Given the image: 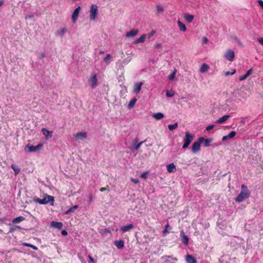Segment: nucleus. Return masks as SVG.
I'll return each mask as SVG.
<instances>
[{"label": "nucleus", "mask_w": 263, "mask_h": 263, "mask_svg": "<svg viewBox=\"0 0 263 263\" xmlns=\"http://www.w3.org/2000/svg\"><path fill=\"white\" fill-rule=\"evenodd\" d=\"M147 175H148V173L147 172H145L141 175L140 177L145 179L147 178Z\"/></svg>", "instance_id": "obj_42"}, {"label": "nucleus", "mask_w": 263, "mask_h": 263, "mask_svg": "<svg viewBox=\"0 0 263 263\" xmlns=\"http://www.w3.org/2000/svg\"><path fill=\"white\" fill-rule=\"evenodd\" d=\"M198 141L201 143H203L205 147L210 146V143L212 142L213 140L211 138L204 139L203 137H200Z\"/></svg>", "instance_id": "obj_8"}, {"label": "nucleus", "mask_w": 263, "mask_h": 263, "mask_svg": "<svg viewBox=\"0 0 263 263\" xmlns=\"http://www.w3.org/2000/svg\"><path fill=\"white\" fill-rule=\"evenodd\" d=\"M155 32H153V33H151V34H148V37L150 38L151 37V36Z\"/></svg>", "instance_id": "obj_59"}, {"label": "nucleus", "mask_w": 263, "mask_h": 263, "mask_svg": "<svg viewBox=\"0 0 263 263\" xmlns=\"http://www.w3.org/2000/svg\"><path fill=\"white\" fill-rule=\"evenodd\" d=\"M176 71H177V70L176 69H175L174 70V71L168 76V79L170 80H173L175 78L176 73Z\"/></svg>", "instance_id": "obj_37"}, {"label": "nucleus", "mask_w": 263, "mask_h": 263, "mask_svg": "<svg viewBox=\"0 0 263 263\" xmlns=\"http://www.w3.org/2000/svg\"><path fill=\"white\" fill-rule=\"evenodd\" d=\"M252 72H253V69H252V68H250V69H249V70L247 71V72H246V74L248 77H249L250 75H251V74H252Z\"/></svg>", "instance_id": "obj_44"}, {"label": "nucleus", "mask_w": 263, "mask_h": 263, "mask_svg": "<svg viewBox=\"0 0 263 263\" xmlns=\"http://www.w3.org/2000/svg\"><path fill=\"white\" fill-rule=\"evenodd\" d=\"M184 18L186 22L190 23L193 21L194 16L193 15L186 13L184 14Z\"/></svg>", "instance_id": "obj_15"}, {"label": "nucleus", "mask_w": 263, "mask_h": 263, "mask_svg": "<svg viewBox=\"0 0 263 263\" xmlns=\"http://www.w3.org/2000/svg\"><path fill=\"white\" fill-rule=\"evenodd\" d=\"M181 237H182V241L183 243L185 245H187L189 243V238L185 234V233L182 231L180 233Z\"/></svg>", "instance_id": "obj_24"}, {"label": "nucleus", "mask_w": 263, "mask_h": 263, "mask_svg": "<svg viewBox=\"0 0 263 263\" xmlns=\"http://www.w3.org/2000/svg\"><path fill=\"white\" fill-rule=\"evenodd\" d=\"M230 117V116L229 115H224L220 118L219 119H218L217 120H216V123L217 124H222L225 121H226Z\"/></svg>", "instance_id": "obj_18"}, {"label": "nucleus", "mask_w": 263, "mask_h": 263, "mask_svg": "<svg viewBox=\"0 0 263 263\" xmlns=\"http://www.w3.org/2000/svg\"><path fill=\"white\" fill-rule=\"evenodd\" d=\"M137 101V99L135 98L131 100L128 103V107L130 108L134 106L136 102Z\"/></svg>", "instance_id": "obj_34"}, {"label": "nucleus", "mask_w": 263, "mask_h": 263, "mask_svg": "<svg viewBox=\"0 0 263 263\" xmlns=\"http://www.w3.org/2000/svg\"><path fill=\"white\" fill-rule=\"evenodd\" d=\"M166 96L168 98L172 97L174 96V91L171 90V91H166Z\"/></svg>", "instance_id": "obj_38"}, {"label": "nucleus", "mask_w": 263, "mask_h": 263, "mask_svg": "<svg viewBox=\"0 0 263 263\" xmlns=\"http://www.w3.org/2000/svg\"><path fill=\"white\" fill-rule=\"evenodd\" d=\"M78 208V206L77 205H75L72 207L69 208L68 210L65 212V214H69L71 213H73L75 210Z\"/></svg>", "instance_id": "obj_30"}, {"label": "nucleus", "mask_w": 263, "mask_h": 263, "mask_svg": "<svg viewBox=\"0 0 263 263\" xmlns=\"http://www.w3.org/2000/svg\"><path fill=\"white\" fill-rule=\"evenodd\" d=\"M44 56H45V54H44V53H42V57H44Z\"/></svg>", "instance_id": "obj_60"}, {"label": "nucleus", "mask_w": 263, "mask_h": 263, "mask_svg": "<svg viewBox=\"0 0 263 263\" xmlns=\"http://www.w3.org/2000/svg\"><path fill=\"white\" fill-rule=\"evenodd\" d=\"M257 2L263 9V1L262 0H258Z\"/></svg>", "instance_id": "obj_51"}, {"label": "nucleus", "mask_w": 263, "mask_h": 263, "mask_svg": "<svg viewBox=\"0 0 263 263\" xmlns=\"http://www.w3.org/2000/svg\"><path fill=\"white\" fill-rule=\"evenodd\" d=\"M42 132L46 139H48L52 137V132L51 131L48 130L46 128H43L42 129Z\"/></svg>", "instance_id": "obj_16"}, {"label": "nucleus", "mask_w": 263, "mask_h": 263, "mask_svg": "<svg viewBox=\"0 0 263 263\" xmlns=\"http://www.w3.org/2000/svg\"><path fill=\"white\" fill-rule=\"evenodd\" d=\"M146 35L145 34H142L139 38L137 39L134 42L135 44L143 43L145 41Z\"/></svg>", "instance_id": "obj_23"}, {"label": "nucleus", "mask_w": 263, "mask_h": 263, "mask_svg": "<svg viewBox=\"0 0 263 263\" xmlns=\"http://www.w3.org/2000/svg\"><path fill=\"white\" fill-rule=\"evenodd\" d=\"M157 9L158 13L162 12L164 11L163 7L160 5L157 6Z\"/></svg>", "instance_id": "obj_41"}, {"label": "nucleus", "mask_w": 263, "mask_h": 263, "mask_svg": "<svg viewBox=\"0 0 263 263\" xmlns=\"http://www.w3.org/2000/svg\"><path fill=\"white\" fill-rule=\"evenodd\" d=\"M21 229V227L19 226H15L10 228L9 229V232L12 233L15 231H16L17 229L20 230Z\"/></svg>", "instance_id": "obj_36"}, {"label": "nucleus", "mask_w": 263, "mask_h": 263, "mask_svg": "<svg viewBox=\"0 0 263 263\" xmlns=\"http://www.w3.org/2000/svg\"><path fill=\"white\" fill-rule=\"evenodd\" d=\"M235 57L234 52L232 50H229L224 54V57L229 61L232 62Z\"/></svg>", "instance_id": "obj_7"}, {"label": "nucleus", "mask_w": 263, "mask_h": 263, "mask_svg": "<svg viewBox=\"0 0 263 263\" xmlns=\"http://www.w3.org/2000/svg\"><path fill=\"white\" fill-rule=\"evenodd\" d=\"M162 44H161V43H158V44H156L155 45V47H156V48H161V47H162Z\"/></svg>", "instance_id": "obj_52"}, {"label": "nucleus", "mask_w": 263, "mask_h": 263, "mask_svg": "<svg viewBox=\"0 0 263 263\" xmlns=\"http://www.w3.org/2000/svg\"><path fill=\"white\" fill-rule=\"evenodd\" d=\"M214 125H209L206 127V130L209 131V130L212 129L214 128Z\"/></svg>", "instance_id": "obj_46"}, {"label": "nucleus", "mask_w": 263, "mask_h": 263, "mask_svg": "<svg viewBox=\"0 0 263 263\" xmlns=\"http://www.w3.org/2000/svg\"><path fill=\"white\" fill-rule=\"evenodd\" d=\"M51 226L55 228L61 229L63 224L61 222L52 221L51 222Z\"/></svg>", "instance_id": "obj_21"}, {"label": "nucleus", "mask_w": 263, "mask_h": 263, "mask_svg": "<svg viewBox=\"0 0 263 263\" xmlns=\"http://www.w3.org/2000/svg\"><path fill=\"white\" fill-rule=\"evenodd\" d=\"M110 58V55L109 54H108L105 58H104V61L107 62L109 59Z\"/></svg>", "instance_id": "obj_47"}, {"label": "nucleus", "mask_w": 263, "mask_h": 263, "mask_svg": "<svg viewBox=\"0 0 263 263\" xmlns=\"http://www.w3.org/2000/svg\"><path fill=\"white\" fill-rule=\"evenodd\" d=\"M258 41L261 45H263V37L258 38Z\"/></svg>", "instance_id": "obj_50"}, {"label": "nucleus", "mask_w": 263, "mask_h": 263, "mask_svg": "<svg viewBox=\"0 0 263 263\" xmlns=\"http://www.w3.org/2000/svg\"><path fill=\"white\" fill-rule=\"evenodd\" d=\"M172 258V259L174 261H177V258H174V257H172L171 256L165 255V256H164L161 257V259H162V260L165 259H166V258Z\"/></svg>", "instance_id": "obj_40"}, {"label": "nucleus", "mask_w": 263, "mask_h": 263, "mask_svg": "<svg viewBox=\"0 0 263 263\" xmlns=\"http://www.w3.org/2000/svg\"><path fill=\"white\" fill-rule=\"evenodd\" d=\"M134 227L133 224H129L128 225L122 227L120 229L121 231L124 233L133 229Z\"/></svg>", "instance_id": "obj_20"}, {"label": "nucleus", "mask_w": 263, "mask_h": 263, "mask_svg": "<svg viewBox=\"0 0 263 263\" xmlns=\"http://www.w3.org/2000/svg\"><path fill=\"white\" fill-rule=\"evenodd\" d=\"M236 72L235 69H233L231 72L230 71H225L223 73V76L224 77H227L229 75H233Z\"/></svg>", "instance_id": "obj_32"}, {"label": "nucleus", "mask_w": 263, "mask_h": 263, "mask_svg": "<svg viewBox=\"0 0 263 263\" xmlns=\"http://www.w3.org/2000/svg\"><path fill=\"white\" fill-rule=\"evenodd\" d=\"M114 245L117 247V248L121 249L123 248L124 246V242L122 240H116L114 242Z\"/></svg>", "instance_id": "obj_22"}, {"label": "nucleus", "mask_w": 263, "mask_h": 263, "mask_svg": "<svg viewBox=\"0 0 263 263\" xmlns=\"http://www.w3.org/2000/svg\"><path fill=\"white\" fill-rule=\"evenodd\" d=\"M43 145L42 143H39L36 146H33L32 145L28 144L26 145L25 147V151H27L26 149H28V151L29 152H36L40 149H41L43 147Z\"/></svg>", "instance_id": "obj_6"}, {"label": "nucleus", "mask_w": 263, "mask_h": 263, "mask_svg": "<svg viewBox=\"0 0 263 263\" xmlns=\"http://www.w3.org/2000/svg\"><path fill=\"white\" fill-rule=\"evenodd\" d=\"M76 139H84L87 138V133L85 132H79L74 135Z\"/></svg>", "instance_id": "obj_13"}, {"label": "nucleus", "mask_w": 263, "mask_h": 263, "mask_svg": "<svg viewBox=\"0 0 263 263\" xmlns=\"http://www.w3.org/2000/svg\"><path fill=\"white\" fill-rule=\"evenodd\" d=\"M247 77H248V76L245 74L243 76H240L239 78V80L240 81H242L246 80L247 78Z\"/></svg>", "instance_id": "obj_43"}, {"label": "nucleus", "mask_w": 263, "mask_h": 263, "mask_svg": "<svg viewBox=\"0 0 263 263\" xmlns=\"http://www.w3.org/2000/svg\"><path fill=\"white\" fill-rule=\"evenodd\" d=\"M167 171L170 173H174L176 171L175 165L173 163H170L166 165Z\"/></svg>", "instance_id": "obj_14"}, {"label": "nucleus", "mask_w": 263, "mask_h": 263, "mask_svg": "<svg viewBox=\"0 0 263 263\" xmlns=\"http://www.w3.org/2000/svg\"><path fill=\"white\" fill-rule=\"evenodd\" d=\"M108 186L107 185V187H101L100 189V191L101 192H104V191H109L108 188Z\"/></svg>", "instance_id": "obj_45"}, {"label": "nucleus", "mask_w": 263, "mask_h": 263, "mask_svg": "<svg viewBox=\"0 0 263 263\" xmlns=\"http://www.w3.org/2000/svg\"><path fill=\"white\" fill-rule=\"evenodd\" d=\"M25 218L23 216H19L15 218H14L12 222L13 223H20L24 220H25Z\"/></svg>", "instance_id": "obj_27"}, {"label": "nucleus", "mask_w": 263, "mask_h": 263, "mask_svg": "<svg viewBox=\"0 0 263 263\" xmlns=\"http://www.w3.org/2000/svg\"><path fill=\"white\" fill-rule=\"evenodd\" d=\"M88 81L91 88H95L98 85V79L97 74L95 73L92 76H91L89 78Z\"/></svg>", "instance_id": "obj_5"}, {"label": "nucleus", "mask_w": 263, "mask_h": 263, "mask_svg": "<svg viewBox=\"0 0 263 263\" xmlns=\"http://www.w3.org/2000/svg\"><path fill=\"white\" fill-rule=\"evenodd\" d=\"M30 248H31L32 249H33V250H38V248L37 247H36L34 245H33L31 244V245L30 246Z\"/></svg>", "instance_id": "obj_55"}, {"label": "nucleus", "mask_w": 263, "mask_h": 263, "mask_svg": "<svg viewBox=\"0 0 263 263\" xmlns=\"http://www.w3.org/2000/svg\"><path fill=\"white\" fill-rule=\"evenodd\" d=\"M210 69L209 66L206 64H203L200 68V71L201 72H205L208 71V70Z\"/></svg>", "instance_id": "obj_26"}, {"label": "nucleus", "mask_w": 263, "mask_h": 263, "mask_svg": "<svg viewBox=\"0 0 263 263\" xmlns=\"http://www.w3.org/2000/svg\"><path fill=\"white\" fill-rule=\"evenodd\" d=\"M88 258L91 262L93 263H96V261H95V259L92 258V257L90 255H88Z\"/></svg>", "instance_id": "obj_48"}, {"label": "nucleus", "mask_w": 263, "mask_h": 263, "mask_svg": "<svg viewBox=\"0 0 263 263\" xmlns=\"http://www.w3.org/2000/svg\"><path fill=\"white\" fill-rule=\"evenodd\" d=\"M11 167L14 171L15 175H16L20 173L21 170L15 164H12L11 166Z\"/></svg>", "instance_id": "obj_28"}, {"label": "nucleus", "mask_w": 263, "mask_h": 263, "mask_svg": "<svg viewBox=\"0 0 263 263\" xmlns=\"http://www.w3.org/2000/svg\"><path fill=\"white\" fill-rule=\"evenodd\" d=\"M236 135V133L234 131H231L227 136L229 139L235 137Z\"/></svg>", "instance_id": "obj_39"}, {"label": "nucleus", "mask_w": 263, "mask_h": 263, "mask_svg": "<svg viewBox=\"0 0 263 263\" xmlns=\"http://www.w3.org/2000/svg\"><path fill=\"white\" fill-rule=\"evenodd\" d=\"M241 189V191L240 194L235 199V201L237 202H241L245 200L246 199L248 198L250 196V193L246 185L244 184L242 185Z\"/></svg>", "instance_id": "obj_2"}, {"label": "nucleus", "mask_w": 263, "mask_h": 263, "mask_svg": "<svg viewBox=\"0 0 263 263\" xmlns=\"http://www.w3.org/2000/svg\"><path fill=\"white\" fill-rule=\"evenodd\" d=\"M177 24L180 31L183 32L186 31V27L185 25L184 24H183L181 21L178 20L177 22Z\"/></svg>", "instance_id": "obj_25"}, {"label": "nucleus", "mask_w": 263, "mask_h": 263, "mask_svg": "<svg viewBox=\"0 0 263 263\" xmlns=\"http://www.w3.org/2000/svg\"><path fill=\"white\" fill-rule=\"evenodd\" d=\"M200 143L199 141L194 142L192 145V151L195 153L200 149Z\"/></svg>", "instance_id": "obj_9"}, {"label": "nucleus", "mask_w": 263, "mask_h": 263, "mask_svg": "<svg viewBox=\"0 0 263 263\" xmlns=\"http://www.w3.org/2000/svg\"><path fill=\"white\" fill-rule=\"evenodd\" d=\"M67 31V29L66 27L62 28L58 30L55 33V35L58 36H60L61 37H63L66 32Z\"/></svg>", "instance_id": "obj_17"}, {"label": "nucleus", "mask_w": 263, "mask_h": 263, "mask_svg": "<svg viewBox=\"0 0 263 263\" xmlns=\"http://www.w3.org/2000/svg\"><path fill=\"white\" fill-rule=\"evenodd\" d=\"M100 53H104V52H103V51H100Z\"/></svg>", "instance_id": "obj_61"}, {"label": "nucleus", "mask_w": 263, "mask_h": 263, "mask_svg": "<svg viewBox=\"0 0 263 263\" xmlns=\"http://www.w3.org/2000/svg\"><path fill=\"white\" fill-rule=\"evenodd\" d=\"M145 141H144L145 142ZM144 142V141L140 142V143L138 144H135L134 145L133 149H132V151L134 152L135 151H137L138 149H139L140 147V146L142 145V144Z\"/></svg>", "instance_id": "obj_35"}, {"label": "nucleus", "mask_w": 263, "mask_h": 263, "mask_svg": "<svg viewBox=\"0 0 263 263\" xmlns=\"http://www.w3.org/2000/svg\"><path fill=\"white\" fill-rule=\"evenodd\" d=\"M31 245V244L27 243V242H23V246H25V247H28L30 248Z\"/></svg>", "instance_id": "obj_54"}, {"label": "nucleus", "mask_w": 263, "mask_h": 263, "mask_svg": "<svg viewBox=\"0 0 263 263\" xmlns=\"http://www.w3.org/2000/svg\"><path fill=\"white\" fill-rule=\"evenodd\" d=\"M136 141H138V140L137 139H136Z\"/></svg>", "instance_id": "obj_62"}, {"label": "nucleus", "mask_w": 263, "mask_h": 263, "mask_svg": "<svg viewBox=\"0 0 263 263\" xmlns=\"http://www.w3.org/2000/svg\"><path fill=\"white\" fill-rule=\"evenodd\" d=\"M33 201L34 202L40 204H46L50 203L51 205H53L54 204V197L52 196L48 195L47 194H45L43 199H40L35 197L33 198Z\"/></svg>", "instance_id": "obj_1"}, {"label": "nucleus", "mask_w": 263, "mask_h": 263, "mask_svg": "<svg viewBox=\"0 0 263 263\" xmlns=\"http://www.w3.org/2000/svg\"><path fill=\"white\" fill-rule=\"evenodd\" d=\"M81 7H78L74 11L72 15V20L73 23H75L78 19V15L80 13Z\"/></svg>", "instance_id": "obj_10"}, {"label": "nucleus", "mask_w": 263, "mask_h": 263, "mask_svg": "<svg viewBox=\"0 0 263 263\" xmlns=\"http://www.w3.org/2000/svg\"><path fill=\"white\" fill-rule=\"evenodd\" d=\"M98 6L96 4H92L90 7V19L91 21H93L95 20L97 14H98Z\"/></svg>", "instance_id": "obj_4"}, {"label": "nucleus", "mask_w": 263, "mask_h": 263, "mask_svg": "<svg viewBox=\"0 0 263 263\" xmlns=\"http://www.w3.org/2000/svg\"><path fill=\"white\" fill-rule=\"evenodd\" d=\"M142 85V82L136 83L134 87L133 92L134 93H136V94L139 93L141 89V87Z\"/></svg>", "instance_id": "obj_11"}, {"label": "nucleus", "mask_w": 263, "mask_h": 263, "mask_svg": "<svg viewBox=\"0 0 263 263\" xmlns=\"http://www.w3.org/2000/svg\"><path fill=\"white\" fill-rule=\"evenodd\" d=\"M171 228V227L169 225V224L167 223L165 226V229L162 232V234H163V235L165 236L167 234L169 233V230H170Z\"/></svg>", "instance_id": "obj_31"}, {"label": "nucleus", "mask_w": 263, "mask_h": 263, "mask_svg": "<svg viewBox=\"0 0 263 263\" xmlns=\"http://www.w3.org/2000/svg\"><path fill=\"white\" fill-rule=\"evenodd\" d=\"M207 41H208L207 38L204 37L203 38V43H206Z\"/></svg>", "instance_id": "obj_58"}, {"label": "nucleus", "mask_w": 263, "mask_h": 263, "mask_svg": "<svg viewBox=\"0 0 263 263\" xmlns=\"http://www.w3.org/2000/svg\"><path fill=\"white\" fill-rule=\"evenodd\" d=\"M4 2L3 0H0V7L4 5Z\"/></svg>", "instance_id": "obj_57"}, {"label": "nucleus", "mask_w": 263, "mask_h": 263, "mask_svg": "<svg viewBox=\"0 0 263 263\" xmlns=\"http://www.w3.org/2000/svg\"><path fill=\"white\" fill-rule=\"evenodd\" d=\"M61 234L63 236H66L67 235V232L66 230H64L62 231Z\"/></svg>", "instance_id": "obj_53"}, {"label": "nucleus", "mask_w": 263, "mask_h": 263, "mask_svg": "<svg viewBox=\"0 0 263 263\" xmlns=\"http://www.w3.org/2000/svg\"><path fill=\"white\" fill-rule=\"evenodd\" d=\"M228 139H229V137H228V136H223L222 138V140L223 141H226Z\"/></svg>", "instance_id": "obj_56"}, {"label": "nucleus", "mask_w": 263, "mask_h": 263, "mask_svg": "<svg viewBox=\"0 0 263 263\" xmlns=\"http://www.w3.org/2000/svg\"><path fill=\"white\" fill-rule=\"evenodd\" d=\"M194 139V136L191 135L189 132L185 133V137L183 139L184 144L182 148H186Z\"/></svg>", "instance_id": "obj_3"}, {"label": "nucleus", "mask_w": 263, "mask_h": 263, "mask_svg": "<svg viewBox=\"0 0 263 263\" xmlns=\"http://www.w3.org/2000/svg\"><path fill=\"white\" fill-rule=\"evenodd\" d=\"M130 180L135 183H138L139 182V180L138 179L131 178Z\"/></svg>", "instance_id": "obj_49"}, {"label": "nucleus", "mask_w": 263, "mask_h": 263, "mask_svg": "<svg viewBox=\"0 0 263 263\" xmlns=\"http://www.w3.org/2000/svg\"><path fill=\"white\" fill-rule=\"evenodd\" d=\"M138 31L137 29H132L126 33V36L127 37H134L138 34Z\"/></svg>", "instance_id": "obj_12"}, {"label": "nucleus", "mask_w": 263, "mask_h": 263, "mask_svg": "<svg viewBox=\"0 0 263 263\" xmlns=\"http://www.w3.org/2000/svg\"><path fill=\"white\" fill-rule=\"evenodd\" d=\"M185 260L187 263H197L196 259L191 255H187Z\"/></svg>", "instance_id": "obj_19"}, {"label": "nucleus", "mask_w": 263, "mask_h": 263, "mask_svg": "<svg viewBox=\"0 0 263 263\" xmlns=\"http://www.w3.org/2000/svg\"><path fill=\"white\" fill-rule=\"evenodd\" d=\"M153 117L157 120H160L164 117V115L161 112L154 114Z\"/></svg>", "instance_id": "obj_29"}, {"label": "nucleus", "mask_w": 263, "mask_h": 263, "mask_svg": "<svg viewBox=\"0 0 263 263\" xmlns=\"http://www.w3.org/2000/svg\"><path fill=\"white\" fill-rule=\"evenodd\" d=\"M178 127V123H175L174 124L168 125V128L170 130L172 131L175 129H176Z\"/></svg>", "instance_id": "obj_33"}]
</instances>
